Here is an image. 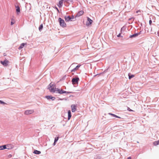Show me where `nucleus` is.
<instances>
[{
    "label": "nucleus",
    "mask_w": 159,
    "mask_h": 159,
    "mask_svg": "<svg viewBox=\"0 0 159 159\" xmlns=\"http://www.w3.org/2000/svg\"><path fill=\"white\" fill-rule=\"evenodd\" d=\"M14 148V146L11 144L0 146V149H11Z\"/></svg>",
    "instance_id": "nucleus-1"
},
{
    "label": "nucleus",
    "mask_w": 159,
    "mask_h": 159,
    "mask_svg": "<svg viewBox=\"0 0 159 159\" xmlns=\"http://www.w3.org/2000/svg\"><path fill=\"white\" fill-rule=\"evenodd\" d=\"M56 85L54 84L50 83L48 86V89L51 92L54 93L56 92Z\"/></svg>",
    "instance_id": "nucleus-2"
},
{
    "label": "nucleus",
    "mask_w": 159,
    "mask_h": 159,
    "mask_svg": "<svg viewBox=\"0 0 159 159\" xmlns=\"http://www.w3.org/2000/svg\"><path fill=\"white\" fill-rule=\"evenodd\" d=\"M60 25L63 27H65L66 26V24L65 23L63 20L61 18H59L58 19Z\"/></svg>",
    "instance_id": "nucleus-3"
},
{
    "label": "nucleus",
    "mask_w": 159,
    "mask_h": 159,
    "mask_svg": "<svg viewBox=\"0 0 159 159\" xmlns=\"http://www.w3.org/2000/svg\"><path fill=\"white\" fill-rule=\"evenodd\" d=\"M0 62L4 66H8L9 63V61L7 59H6L3 61H1Z\"/></svg>",
    "instance_id": "nucleus-4"
},
{
    "label": "nucleus",
    "mask_w": 159,
    "mask_h": 159,
    "mask_svg": "<svg viewBox=\"0 0 159 159\" xmlns=\"http://www.w3.org/2000/svg\"><path fill=\"white\" fill-rule=\"evenodd\" d=\"M93 22V20L89 18L88 17L87 21L86 23V25L87 26L90 25L92 24Z\"/></svg>",
    "instance_id": "nucleus-5"
},
{
    "label": "nucleus",
    "mask_w": 159,
    "mask_h": 159,
    "mask_svg": "<svg viewBox=\"0 0 159 159\" xmlns=\"http://www.w3.org/2000/svg\"><path fill=\"white\" fill-rule=\"evenodd\" d=\"M55 89H56V91H57L58 93L60 94L65 93H66V92L64 91L62 89H60L58 88H55Z\"/></svg>",
    "instance_id": "nucleus-6"
},
{
    "label": "nucleus",
    "mask_w": 159,
    "mask_h": 159,
    "mask_svg": "<svg viewBox=\"0 0 159 159\" xmlns=\"http://www.w3.org/2000/svg\"><path fill=\"white\" fill-rule=\"evenodd\" d=\"M34 111L33 110H29L25 111V115L31 114L33 113Z\"/></svg>",
    "instance_id": "nucleus-7"
},
{
    "label": "nucleus",
    "mask_w": 159,
    "mask_h": 159,
    "mask_svg": "<svg viewBox=\"0 0 159 159\" xmlns=\"http://www.w3.org/2000/svg\"><path fill=\"white\" fill-rule=\"evenodd\" d=\"M79 80V78H73L72 80V81L73 84L78 83V81Z\"/></svg>",
    "instance_id": "nucleus-8"
},
{
    "label": "nucleus",
    "mask_w": 159,
    "mask_h": 159,
    "mask_svg": "<svg viewBox=\"0 0 159 159\" xmlns=\"http://www.w3.org/2000/svg\"><path fill=\"white\" fill-rule=\"evenodd\" d=\"M84 13L83 11H81L78 12L76 14L75 17H79L83 15Z\"/></svg>",
    "instance_id": "nucleus-9"
},
{
    "label": "nucleus",
    "mask_w": 159,
    "mask_h": 159,
    "mask_svg": "<svg viewBox=\"0 0 159 159\" xmlns=\"http://www.w3.org/2000/svg\"><path fill=\"white\" fill-rule=\"evenodd\" d=\"M72 111V112H74L76 110V106L75 105H72L71 106Z\"/></svg>",
    "instance_id": "nucleus-10"
},
{
    "label": "nucleus",
    "mask_w": 159,
    "mask_h": 159,
    "mask_svg": "<svg viewBox=\"0 0 159 159\" xmlns=\"http://www.w3.org/2000/svg\"><path fill=\"white\" fill-rule=\"evenodd\" d=\"M95 159H103L101 155L99 153L97 154L95 157Z\"/></svg>",
    "instance_id": "nucleus-11"
},
{
    "label": "nucleus",
    "mask_w": 159,
    "mask_h": 159,
    "mask_svg": "<svg viewBox=\"0 0 159 159\" xmlns=\"http://www.w3.org/2000/svg\"><path fill=\"white\" fill-rule=\"evenodd\" d=\"M65 19L66 21H72V18L70 16H67L65 17Z\"/></svg>",
    "instance_id": "nucleus-12"
},
{
    "label": "nucleus",
    "mask_w": 159,
    "mask_h": 159,
    "mask_svg": "<svg viewBox=\"0 0 159 159\" xmlns=\"http://www.w3.org/2000/svg\"><path fill=\"white\" fill-rule=\"evenodd\" d=\"M16 11L17 12V14L18 15L19 14V13H20V7L19 6H16Z\"/></svg>",
    "instance_id": "nucleus-13"
},
{
    "label": "nucleus",
    "mask_w": 159,
    "mask_h": 159,
    "mask_svg": "<svg viewBox=\"0 0 159 159\" xmlns=\"http://www.w3.org/2000/svg\"><path fill=\"white\" fill-rule=\"evenodd\" d=\"M33 153L39 155L41 153V152L37 150H34Z\"/></svg>",
    "instance_id": "nucleus-14"
},
{
    "label": "nucleus",
    "mask_w": 159,
    "mask_h": 159,
    "mask_svg": "<svg viewBox=\"0 0 159 159\" xmlns=\"http://www.w3.org/2000/svg\"><path fill=\"white\" fill-rule=\"evenodd\" d=\"M68 120H69L70 118L71 117V111H70V110H69L68 111Z\"/></svg>",
    "instance_id": "nucleus-15"
},
{
    "label": "nucleus",
    "mask_w": 159,
    "mask_h": 159,
    "mask_svg": "<svg viewBox=\"0 0 159 159\" xmlns=\"http://www.w3.org/2000/svg\"><path fill=\"white\" fill-rule=\"evenodd\" d=\"M63 0H61L59 2V4L57 5L58 7H61L63 4Z\"/></svg>",
    "instance_id": "nucleus-16"
},
{
    "label": "nucleus",
    "mask_w": 159,
    "mask_h": 159,
    "mask_svg": "<svg viewBox=\"0 0 159 159\" xmlns=\"http://www.w3.org/2000/svg\"><path fill=\"white\" fill-rule=\"evenodd\" d=\"M46 98H47L48 99H52L53 100L55 98L54 97H52L50 96H46Z\"/></svg>",
    "instance_id": "nucleus-17"
},
{
    "label": "nucleus",
    "mask_w": 159,
    "mask_h": 159,
    "mask_svg": "<svg viewBox=\"0 0 159 159\" xmlns=\"http://www.w3.org/2000/svg\"><path fill=\"white\" fill-rule=\"evenodd\" d=\"M25 44H26L24 43H22L21 44L20 46L19 47L18 49H21L22 48L24 47L25 45Z\"/></svg>",
    "instance_id": "nucleus-18"
},
{
    "label": "nucleus",
    "mask_w": 159,
    "mask_h": 159,
    "mask_svg": "<svg viewBox=\"0 0 159 159\" xmlns=\"http://www.w3.org/2000/svg\"><path fill=\"white\" fill-rule=\"evenodd\" d=\"M81 65H78V66H77L76 67H75V68H74V69H73L72 70V71H75V70H77L78 69V68H79L80 66Z\"/></svg>",
    "instance_id": "nucleus-19"
},
{
    "label": "nucleus",
    "mask_w": 159,
    "mask_h": 159,
    "mask_svg": "<svg viewBox=\"0 0 159 159\" xmlns=\"http://www.w3.org/2000/svg\"><path fill=\"white\" fill-rule=\"evenodd\" d=\"M109 115H111L114 117H116V118H120V117L118 116H117L114 114H112L111 113H109L108 114Z\"/></svg>",
    "instance_id": "nucleus-20"
},
{
    "label": "nucleus",
    "mask_w": 159,
    "mask_h": 159,
    "mask_svg": "<svg viewBox=\"0 0 159 159\" xmlns=\"http://www.w3.org/2000/svg\"><path fill=\"white\" fill-rule=\"evenodd\" d=\"M59 138V136H58L55 139L54 142V145H55V143L58 141V139Z\"/></svg>",
    "instance_id": "nucleus-21"
},
{
    "label": "nucleus",
    "mask_w": 159,
    "mask_h": 159,
    "mask_svg": "<svg viewBox=\"0 0 159 159\" xmlns=\"http://www.w3.org/2000/svg\"><path fill=\"white\" fill-rule=\"evenodd\" d=\"M153 144L155 146H157L159 144V140L157 141H155L153 143Z\"/></svg>",
    "instance_id": "nucleus-22"
},
{
    "label": "nucleus",
    "mask_w": 159,
    "mask_h": 159,
    "mask_svg": "<svg viewBox=\"0 0 159 159\" xmlns=\"http://www.w3.org/2000/svg\"><path fill=\"white\" fill-rule=\"evenodd\" d=\"M128 76H129V79H131L132 78H133L134 77V75H130V73H129L128 74Z\"/></svg>",
    "instance_id": "nucleus-23"
},
{
    "label": "nucleus",
    "mask_w": 159,
    "mask_h": 159,
    "mask_svg": "<svg viewBox=\"0 0 159 159\" xmlns=\"http://www.w3.org/2000/svg\"><path fill=\"white\" fill-rule=\"evenodd\" d=\"M43 28V25L42 24L40 25L39 27V30L40 31H41L42 29Z\"/></svg>",
    "instance_id": "nucleus-24"
},
{
    "label": "nucleus",
    "mask_w": 159,
    "mask_h": 159,
    "mask_svg": "<svg viewBox=\"0 0 159 159\" xmlns=\"http://www.w3.org/2000/svg\"><path fill=\"white\" fill-rule=\"evenodd\" d=\"M138 35L137 34H134L133 35H131L130 36V38L135 37Z\"/></svg>",
    "instance_id": "nucleus-25"
},
{
    "label": "nucleus",
    "mask_w": 159,
    "mask_h": 159,
    "mask_svg": "<svg viewBox=\"0 0 159 159\" xmlns=\"http://www.w3.org/2000/svg\"><path fill=\"white\" fill-rule=\"evenodd\" d=\"M15 22V21L14 20H12L11 22V25H13Z\"/></svg>",
    "instance_id": "nucleus-26"
},
{
    "label": "nucleus",
    "mask_w": 159,
    "mask_h": 159,
    "mask_svg": "<svg viewBox=\"0 0 159 159\" xmlns=\"http://www.w3.org/2000/svg\"><path fill=\"white\" fill-rule=\"evenodd\" d=\"M12 156L11 154H10L8 156V158H10Z\"/></svg>",
    "instance_id": "nucleus-27"
},
{
    "label": "nucleus",
    "mask_w": 159,
    "mask_h": 159,
    "mask_svg": "<svg viewBox=\"0 0 159 159\" xmlns=\"http://www.w3.org/2000/svg\"><path fill=\"white\" fill-rule=\"evenodd\" d=\"M0 103L1 104H5L6 103L4 102H2L1 100H0Z\"/></svg>",
    "instance_id": "nucleus-28"
},
{
    "label": "nucleus",
    "mask_w": 159,
    "mask_h": 159,
    "mask_svg": "<svg viewBox=\"0 0 159 159\" xmlns=\"http://www.w3.org/2000/svg\"><path fill=\"white\" fill-rule=\"evenodd\" d=\"M152 23V21L150 20L149 21V25H151V24Z\"/></svg>",
    "instance_id": "nucleus-29"
},
{
    "label": "nucleus",
    "mask_w": 159,
    "mask_h": 159,
    "mask_svg": "<svg viewBox=\"0 0 159 159\" xmlns=\"http://www.w3.org/2000/svg\"><path fill=\"white\" fill-rule=\"evenodd\" d=\"M140 13L141 12V11L140 10H139L137 11H136V13Z\"/></svg>",
    "instance_id": "nucleus-30"
},
{
    "label": "nucleus",
    "mask_w": 159,
    "mask_h": 159,
    "mask_svg": "<svg viewBox=\"0 0 159 159\" xmlns=\"http://www.w3.org/2000/svg\"><path fill=\"white\" fill-rule=\"evenodd\" d=\"M120 34H121L120 33L119 34H118L117 35V36L118 37H119L120 36Z\"/></svg>",
    "instance_id": "nucleus-31"
},
{
    "label": "nucleus",
    "mask_w": 159,
    "mask_h": 159,
    "mask_svg": "<svg viewBox=\"0 0 159 159\" xmlns=\"http://www.w3.org/2000/svg\"><path fill=\"white\" fill-rule=\"evenodd\" d=\"M128 110H129V111H132V110H131V109H130V108H128Z\"/></svg>",
    "instance_id": "nucleus-32"
},
{
    "label": "nucleus",
    "mask_w": 159,
    "mask_h": 159,
    "mask_svg": "<svg viewBox=\"0 0 159 159\" xmlns=\"http://www.w3.org/2000/svg\"><path fill=\"white\" fill-rule=\"evenodd\" d=\"M127 159H131V158L130 157H128Z\"/></svg>",
    "instance_id": "nucleus-33"
},
{
    "label": "nucleus",
    "mask_w": 159,
    "mask_h": 159,
    "mask_svg": "<svg viewBox=\"0 0 159 159\" xmlns=\"http://www.w3.org/2000/svg\"><path fill=\"white\" fill-rule=\"evenodd\" d=\"M56 9H57V11H59L57 7H56Z\"/></svg>",
    "instance_id": "nucleus-34"
},
{
    "label": "nucleus",
    "mask_w": 159,
    "mask_h": 159,
    "mask_svg": "<svg viewBox=\"0 0 159 159\" xmlns=\"http://www.w3.org/2000/svg\"><path fill=\"white\" fill-rule=\"evenodd\" d=\"M72 18V19H74V16H72V17H71Z\"/></svg>",
    "instance_id": "nucleus-35"
},
{
    "label": "nucleus",
    "mask_w": 159,
    "mask_h": 159,
    "mask_svg": "<svg viewBox=\"0 0 159 159\" xmlns=\"http://www.w3.org/2000/svg\"><path fill=\"white\" fill-rule=\"evenodd\" d=\"M46 152H47V151H46H46H45V152L44 153V154H46V153H47Z\"/></svg>",
    "instance_id": "nucleus-36"
},
{
    "label": "nucleus",
    "mask_w": 159,
    "mask_h": 159,
    "mask_svg": "<svg viewBox=\"0 0 159 159\" xmlns=\"http://www.w3.org/2000/svg\"><path fill=\"white\" fill-rule=\"evenodd\" d=\"M106 150V152H107V151Z\"/></svg>",
    "instance_id": "nucleus-37"
}]
</instances>
